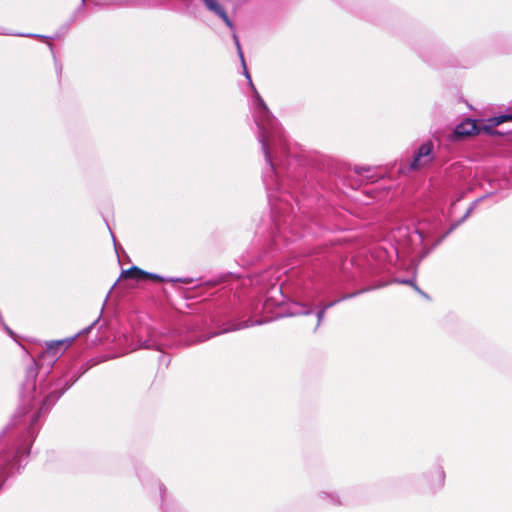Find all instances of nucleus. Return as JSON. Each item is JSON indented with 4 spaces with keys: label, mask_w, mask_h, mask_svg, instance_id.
Returning <instances> with one entry per match:
<instances>
[{
    "label": "nucleus",
    "mask_w": 512,
    "mask_h": 512,
    "mask_svg": "<svg viewBox=\"0 0 512 512\" xmlns=\"http://www.w3.org/2000/svg\"><path fill=\"white\" fill-rule=\"evenodd\" d=\"M73 338L51 341L46 343V349L41 355L42 364L46 359H48V364H54L57 359L60 357L62 352L72 343Z\"/></svg>",
    "instance_id": "4"
},
{
    "label": "nucleus",
    "mask_w": 512,
    "mask_h": 512,
    "mask_svg": "<svg viewBox=\"0 0 512 512\" xmlns=\"http://www.w3.org/2000/svg\"><path fill=\"white\" fill-rule=\"evenodd\" d=\"M319 497L328 502L329 504H332V505H342L343 504V501L341 500V497L339 494L335 493V492H332V493H328V492H321L319 494Z\"/></svg>",
    "instance_id": "9"
},
{
    "label": "nucleus",
    "mask_w": 512,
    "mask_h": 512,
    "mask_svg": "<svg viewBox=\"0 0 512 512\" xmlns=\"http://www.w3.org/2000/svg\"><path fill=\"white\" fill-rule=\"evenodd\" d=\"M244 76L254 93L252 99L253 117L258 128V140L265 157L267 168L263 174V182L269 191V200L273 214L282 215L288 205V194H282L278 198L272 191H279L281 183L279 180L280 171L285 167L289 155V143L285 137L282 127L272 116L264 100L257 92L246 63L242 64Z\"/></svg>",
    "instance_id": "1"
},
{
    "label": "nucleus",
    "mask_w": 512,
    "mask_h": 512,
    "mask_svg": "<svg viewBox=\"0 0 512 512\" xmlns=\"http://www.w3.org/2000/svg\"><path fill=\"white\" fill-rule=\"evenodd\" d=\"M400 282L404 283V284H412V281H410V280H402Z\"/></svg>",
    "instance_id": "25"
},
{
    "label": "nucleus",
    "mask_w": 512,
    "mask_h": 512,
    "mask_svg": "<svg viewBox=\"0 0 512 512\" xmlns=\"http://www.w3.org/2000/svg\"><path fill=\"white\" fill-rule=\"evenodd\" d=\"M473 207H470L467 212L465 213V215L462 217V219L455 225H453L451 228H450V231H452L459 223L463 222L468 216L469 214L471 213Z\"/></svg>",
    "instance_id": "19"
},
{
    "label": "nucleus",
    "mask_w": 512,
    "mask_h": 512,
    "mask_svg": "<svg viewBox=\"0 0 512 512\" xmlns=\"http://www.w3.org/2000/svg\"><path fill=\"white\" fill-rule=\"evenodd\" d=\"M253 325H254L253 322L245 321V322L239 323L238 325H233V326L225 329L223 332L236 331V330L244 329V328H247V327L253 326Z\"/></svg>",
    "instance_id": "13"
},
{
    "label": "nucleus",
    "mask_w": 512,
    "mask_h": 512,
    "mask_svg": "<svg viewBox=\"0 0 512 512\" xmlns=\"http://www.w3.org/2000/svg\"><path fill=\"white\" fill-rule=\"evenodd\" d=\"M435 478L437 481V485L442 487L445 481V472L442 467H438L435 471Z\"/></svg>",
    "instance_id": "12"
},
{
    "label": "nucleus",
    "mask_w": 512,
    "mask_h": 512,
    "mask_svg": "<svg viewBox=\"0 0 512 512\" xmlns=\"http://www.w3.org/2000/svg\"><path fill=\"white\" fill-rule=\"evenodd\" d=\"M160 493H161V498L164 501V499H165V489L162 486H160Z\"/></svg>",
    "instance_id": "22"
},
{
    "label": "nucleus",
    "mask_w": 512,
    "mask_h": 512,
    "mask_svg": "<svg viewBox=\"0 0 512 512\" xmlns=\"http://www.w3.org/2000/svg\"><path fill=\"white\" fill-rule=\"evenodd\" d=\"M325 314H326V311L322 308H320L318 311H317V325H316V329L321 325L324 317H325Z\"/></svg>",
    "instance_id": "17"
},
{
    "label": "nucleus",
    "mask_w": 512,
    "mask_h": 512,
    "mask_svg": "<svg viewBox=\"0 0 512 512\" xmlns=\"http://www.w3.org/2000/svg\"><path fill=\"white\" fill-rule=\"evenodd\" d=\"M415 233L417 234V236H418V238H419L420 240H422V239H423V237H424V236H423V232H422L421 230H416V231H415Z\"/></svg>",
    "instance_id": "21"
},
{
    "label": "nucleus",
    "mask_w": 512,
    "mask_h": 512,
    "mask_svg": "<svg viewBox=\"0 0 512 512\" xmlns=\"http://www.w3.org/2000/svg\"><path fill=\"white\" fill-rule=\"evenodd\" d=\"M167 281L181 282V283H184V284H190L192 282V279H189V278H176V279H168Z\"/></svg>",
    "instance_id": "18"
},
{
    "label": "nucleus",
    "mask_w": 512,
    "mask_h": 512,
    "mask_svg": "<svg viewBox=\"0 0 512 512\" xmlns=\"http://www.w3.org/2000/svg\"><path fill=\"white\" fill-rule=\"evenodd\" d=\"M85 1H86V0H81L82 5H84V4H85Z\"/></svg>",
    "instance_id": "26"
},
{
    "label": "nucleus",
    "mask_w": 512,
    "mask_h": 512,
    "mask_svg": "<svg viewBox=\"0 0 512 512\" xmlns=\"http://www.w3.org/2000/svg\"><path fill=\"white\" fill-rule=\"evenodd\" d=\"M122 275L125 277V278H133V279H136V280H141V279H145V278H149V279H152L154 281H165V279L163 277H161L160 275L158 274H154V273H149V272H146L136 266H132L131 268H129L128 270L124 271L122 273Z\"/></svg>",
    "instance_id": "6"
},
{
    "label": "nucleus",
    "mask_w": 512,
    "mask_h": 512,
    "mask_svg": "<svg viewBox=\"0 0 512 512\" xmlns=\"http://www.w3.org/2000/svg\"><path fill=\"white\" fill-rule=\"evenodd\" d=\"M143 348L146 349H155V350H161V347L153 340H147L142 345Z\"/></svg>",
    "instance_id": "16"
},
{
    "label": "nucleus",
    "mask_w": 512,
    "mask_h": 512,
    "mask_svg": "<svg viewBox=\"0 0 512 512\" xmlns=\"http://www.w3.org/2000/svg\"><path fill=\"white\" fill-rule=\"evenodd\" d=\"M202 1L208 11H210L211 13H213L214 15L219 17L230 30L234 29L233 21L229 18L228 14L226 12V9L218 0H202Z\"/></svg>",
    "instance_id": "5"
},
{
    "label": "nucleus",
    "mask_w": 512,
    "mask_h": 512,
    "mask_svg": "<svg viewBox=\"0 0 512 512\" xmlns=\"http://www.w3.org/2000/svg\"><path fill=\"white\" fill-rule=\"evenodd\" d=\"M478 127L475 120L465 119L454 130L456 137H464L477 133Z\"/></svg>",
    "instance_id": "7"
},
{
    "label": "nucleus",
    "mask_w": 512,
    "mask_h": 512,
    "mask_svg": "<svg viewBox=\"0 0 512 512\" xmlns=\"http://www.w3.org/2000/svg\"><path fill=\"white\" fill-rule=\"evenodd\" d=\"M434 159L433 144L431 142L423 143L413 156L407 170H418L428 166ZM401 172H406V168H400Z\"/></svg>",
    "instance_id": "3"
},
{
    "label": "nucleus",
    "mask_w": 512,
    "mask_h": 512,
    "mask_svg": "<svg viewBox=\"0 0 512 512\" xmlns=\"http://www.w3.org/2000/svg\"><path fill=\"white\" fill-rule=\"evenodd\" d=\"M232 31V39L234 41V44L236 46V49H237V53H238V56L241 60V64H244V54H243V51H242V48H241V44H240V41H239V38L235 32V28Z\"/></svg>",
    "instance_id": "11"
},
{
    "label": "nucleus",
    "mask_w": 512,
    "mask_h": 512,
    "mask_svg": "<svg viewBox=\"0 0 512 512\" xmlns=\"http://www.w3.org/2000/svg\"><path fill=\"white\" fill-rule=\"evenodd\" d=\"M215 335H217V334H216V333H215V334H213V336H215ZM211 337H212V335H211ZM209 338H210V336L205 337V338H202V339H200L199 341H200V342H204L205 340H207V339H209Z\"/></svg>",
    "instance_id": "24"
},
{
    "label": "nucleus",
    "mask_w": 512,
    "mask_h": 512,
    "mask_svg": "<svg viewBox=\"0 0 512 512\" xmlns=\"http://www.w3.org/2000/svg\"><path fill=\"white\" fill-rule=\"evenodd\" d=\"M512 121V113L502 114L489 119L490 125L495 127L504 122Z\"/></svg>",
    "instance_id": "10"
},
{
    "label": "nucleus",
    "mask_w": 512,
    "mask_h": 512,
    "mask_svg": "<svg viewBox=\"0 0 512 512\" xmlns=\"http://www.w3.org/2000/svg\"><path fill=\"white\" fill-rule=\"evenodd\" d=\"M355 173L359 175H363L366 178H370L369 175H366V173L370 172V167L367 166H355L354 168Z\"/></svg>",
    "instance_id": "15"
},
{
    "label": "nucleus",
    "mask_w": 512,
    "mask_h": 512,
    "mask_svg": "<svg viewBox=\"0 0 512 512\" xmlns=\"http://www.w3.org/2000/svg\"><path fill=\"white\" fill-rule=\"evenodd\" d=\"M366 291H369V289H362V290H359V291H356V292H353V293H349V294H345L343 295L341 298L338 299L339 302L341 301H344V300H347V299H351L353 297H356L357 295H360L361 293H364Z\"/></svg>",
    "instance_id": "14"
},
{
    "label": "nucleus",
    "mask_w": 512,
    "mask_h": 512,
    "mask_svg": "<svg viewBox=\"0 0 512 512\" xmlns=\"http://www.w3.org/2000/svg\"><path fill=\"white\" fill-rule=\"evenodd\" d=\"M312 313V306L308 303H295V308L290 312L291 316L309 315Z\"/></svg>",
    "instance_id": "8"
},
{
    "label": "nucleus",
    "mask_w": 512,
    "mask_h": 512,
    "mask_svg": "<svg viewBox=\"0 0 512 512\" xmlns=\"http://www.w3.org/2000/svg\"><path fill=\"white\" fill-rule=\"evenodd\" d=\"M337 303H339L338 299L335 300V301H332V302L324 304L321 308L324 309L325 311H327L329 308L333 307Z\"/></svg>",
    "instance_id": "20"
},
{
    "label": "nucleus",
    "mask_w": 512,
    "mask_h": 512,
    "mask_svg": "<svg viewBox=\"0 0 512 512\" xmlns=\"http://www.w3.org/2000/svg\"><path fill=\"white\" fill-rule=\"evenodd\" d=\"M27 36H28V37H39V38L41 37V38H43V36H41V35H37V34H29V35H27Z\"/></svg>",
    "instance_id": "23"
},
{
    "label": "nucleus",
    "mask_w": 512,
    "mask_h": 512,
    "mask_svg": "<svg viewBox=\"0 0 512 512\" xmlns=\"http://www.w3.org/2000/svg\"><path fill=\"white\" fill-rule=\"evenodd\" d=\"M37 376V363L32 360L26 370V382L23 385L22 399L27 403L28 408L25 411H19L16 418L19 422L28 424V431L25 438L20 444L13 447L0 444V482L11 475L15 470L21 467L22 458L27 456L30 452V445L37 433L35 425L38 423L42 413H45L49 408L60 398L63 392L57 394L51 393L41 401V407L37 408L36 402V385L35 380Z\"/></svg>",
    "instance_id": "2"
}]
</instances>
